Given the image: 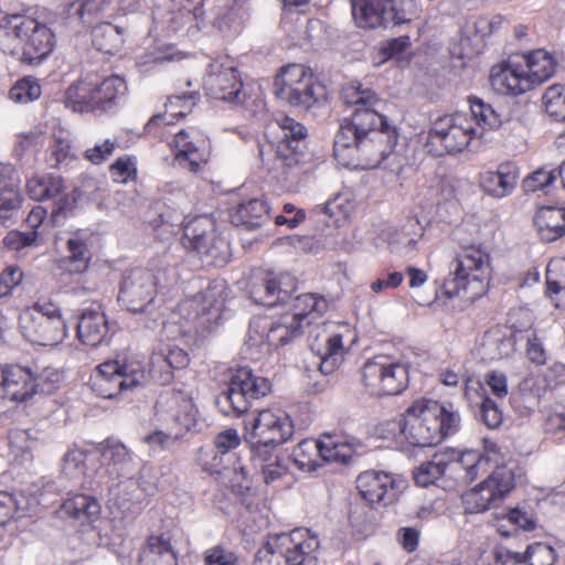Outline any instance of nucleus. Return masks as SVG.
<instances>
[{
	"mask_svg": "<svg viewBox=\"0 0 565 565\" xmlns=\"http://www.w3.org/2000/svg\"><path fill=\"white\" fill-rule=\"evenodd\" d=\"M354 204L348 194L339 193L324 204L316 205L312 213L319 221L332 224L339 228L344 224L352 213Z\"/></svg>",
	"mask_w": 565,
	"mask_h": 565,
	"instance_id": "32",
	"label": "nucleus"
},
{
	"mask_svg": "<svg viewBox=\"0 0 565 565\" xmlns=\"http://www.w3.org/2000/svg\"><path fill=\"white\" fill-rule=\"evenodd\" d=\"M114 0H76L70 4L68 12L76 14L83 22L92 23L93 20L110 15L109 10ZM118 9L122 13L137 9L136 0H116Z\"/></svg>",
	"mask_w": 565,
	"mask_h": 565,
	"instance_id": "27",
	"label": "nucleus"
},
{
	"mask_svg": "<svg viewBox=\"0 0 565 565\" xmlns=\"http://www.w3.org/2000/svg\"><path fill=\"white\" fill-rule=\"evenodd\" d=\"M490 82L492 88L501 95L519 96L532 89L531 82L518 57L494 65L491 68Z\"/></svg>",
	"mask_w": 565,
	"mask_h": 565,
	"instance_id": "23",
	"label": "nucleus"
},
{
	"mask_svg": "<svg viewBox=\"0 0 565 565\" xmlns=\"http://www.w3.org/2000/svg\"><path fill=\"white\" fill-rule=\"evenodd\" d=\"M316 450L323 461L348 465L352 460V450L345 444H338L331 436H324L316 443Z\"/></svg>",
	"mask_w": 565,
	"mask_h": 565,
	"instance_id": "42",
	"label": "nucleus"
},
{
	"mask_svg": "<svg viewBox=\"0 0 565 565\" xmlns=\"http://www.w3.org/2000/svg\"><path fill=\"white\" fill-rule=\"evenodd\" d=\"M362 383L370 395L377 397L397 395L408 385V367L386 356H375L364 363Z\"/></svg>",
	"mask_w": 565,
	"mask_h": 565,
	"instance_id": "12",
	"label": "nucleus"
},
{
	"mask_svg": "<svg viewBox=\"0 0 565 565\" xmlns=\"http://www.w3.org/2000/svg\"><path fill=\"white\" fill-rule=\"evenodd\" d=\"M148 377L151 376L159 384L166 385L173 380L174 369L170 365L161 350L154 351L150 356Z\"/></svg>",
	"mask_w": 565,
	"mask_h": 565,
	"instance_id": "48",
	"label": "nucleus"
},
{
	"mask_svg": "<svg viewBox=\"0 0 565 565\" xmlns=\"http://www.w3.org/2000/svg\"><path fill=\"white\" fill-rule=\"evenodd\" d=\"M514 472L508 466H499L479 486L462 495L466 513H481L497 508L514 488Z\"/></svg>",
	"mask_w": 565,
	"mask_h": 565,
	"instance_id": "13",
	"label": "nucleus"
},
{
	"mask_svg": "<svg viewBox=\"0 0 565 565\" xmlns=\"http://www.w3.org/2000/svg\"><path fill=\"white\" fill-rule=\"evenodd\" d=\"M472 125H477L484 129H493L501 126L499 114L491 107V105L483 103L481 99L475 97L469 98Z\"/></svg>",
	"mask_w": 565,
	"mask_h": 565,
	"instance_id": "43",
	"label": "nucleus"
},
{
	"mask_svg": "<svg viewBox=\"0 0 565 565\" xmlns=\"http://www.w3.org/2000/svg\"><path fill=\"white\" fill-rule=\"evenodd\" d=\"M226 288L225 280L214 279L209 281L206 287H201L195 295L180 302V315L191 324L195 333L203 332L216 317L224 303Z\"/></svg>",
	"mask_w": 565,
	"mask_h": 565,
	"instance_id": "11",
	"label": "nucleus"
},
{
	"mask_svg": "<svg viewBox=\"0 0 565 565\" xmlns=\"http://www.w3.org/2000/svg\"><path fill=\"white\" fill-rule=\"evenodd\" d=\"M281 130L277 145V158L282 166L288 168L300 163L306 146L307 130L300 122L288 116H281L276 120Z\"/></svg>",
	"mask_w": 565,
	"mask_h": 565,
	"instance_id": "22",
	"label": "nucleus"
},
{
	"mask_svg": "<svg viewBox=\"0 0 565 565\" xmlns=\"http://www.w3.org/2000/svg\"><path fill=\"white\" fill-rule=\"evenodd\" d=\"M23 278V273L17 266L7 267L0 275V298L7 297L11 294Z\"/></svg>",
	"mask_w": 565,
	"mask_h": 565,
	"instance_id": "59",
	"label": "nucleus"
},
{
	"mask_svg": "<svg viewBox=\"0 0 565 565\" xmlns=\"http://www.w3.org/2000/svg\"><path fill=\"white\" fill-rule=\"evenodd\" d=\"M205 222L206 220L199 218L189 223L184 227V237L189 239L190 247H201L206 245Z\"/></svg>",
	"mask_w": 565,
	"mask_h": 565,
	"instance_id": "60",
	"label": "nucleus"
},
{
	"mask_svg": "<svg viewBox=\"0 0 565 565\" xmlns=\"http://www.w3.org/2000/svg\"><path fill=\"white\" fill-rule=\"evenodd\" d=\"M63 190V179L51 174L34 177L26 182V192L35 201L55 199Z\"/></svg>",
	"mask_w": 565,
	"mask_h": 565,
	"instance_id": "37",
	"label": "nucleus"
},
{
	"mask_svg": "<svg viewBox=\"0 0 565 565\" xmlns=\"http://www.w3.org/2000/svg\"><path fill=\"white\" fill-rule=\"evenodd\" d=\"M455 190L454 180L441 175H434L428 184L422 188L423 195L426 196L430 203L452 199L455 196Z\"/></svg>",
	"mask_w": 565,
	"mask_h": 565,
	"instance_id": "45",
	"label": "nucleus"
},
{
	"mask_svg": "<svg viewBox=\"0 0 565 565\" xmlns=\"http://www.w3.org/2000/svg\"><path fill=\"white\" fill-rule=\"evenodd\" d=\"M19 328L22 335L31 343L56 345L66 335V324L62 317H44L39 313H21Z\"/></svg>",
	"mask_w": 565,
	"mask_h": 565,
	"instance_id": "18",
	"label": "nucleus"
},
{
	"mask_svg": "<svg viewBox=\"0 0 565 565\" xmlns=\"http://www.w3.org/2000/svg\"><path fill=\"white\" fill-rule=\"evenodd\" d=\"M127 92L124 78L113 75L103 81L97 75H87L65 92V105L73 111H107Z\"/></svg>",
	"mask_w": 565,
	"mask_h": 565,
	"instance_id": "6",
	"label": "nucleus"
},
{
	"mask_svg": "<svg viewBox=\"0 0 565 565\" xmlns=\"http://www.w3.org/2000/svg\"><path fill=\"white\" fill-rule=\"evenodd\" d=\"M447 462L440 455H434L430 461L423 462L414 471V481L419 487H428L438 480L446 471Z\"/></svg>",
	"mask_w": 565,
	"mask_h": 565,
	"instance_id": "44",
	"label": "nucleus"
},
{
	"mask_svg": "<svg viewBox=\"0 0 565 565\" xmlns=\"http://www.w3.org/2000/svg\"><path fill=\"white\" fill-rule=\"evenodd\" d=\"M173 6L167 12L157 8L153 11V22L162 30L175 32L188 23L198 20L202 14L192 13L191 18H185L183 6L185 2H172Z\"/></svg>",
	"mask_w": 565,
	"mask_h": 565,
	"instance_id": "38",
	"label": "nucleus"
},
{
	"mask_svg": "<svg viewBox=\"0 0 565 565\" xmlns=\"http://www.w3.org/2000/svg\"><path fill=\"white\" fill-rule=\"evenodd\" d=\"M449 268V275L441 286L447 298L459 297L463 301L473 302L487 292L491 267L489 255L483 249H463Z\"/></svg>",
	"mask_w": 565,
	"mask_h": 565,
	"instance_id": "4",
	"label": "nucleus"
},
{
	"mask_svg": "<svg viewBox=\"0 0 565 565\" xmlns=\"http://www.w3.org/2000/svg\"><path fill=\"white\" fill-rule=\"evenodd\" d=\"M248 425H250L248 436L280 445L294 435V424L289 415L281 409H263L250 423H246V428Z\"/></svg>",
	"mask_w": 565,
	"mask_h": 565,
	"instance_id": "19",
	"label": "nucleus"
},
{
	"mask_svg": "<svg viewBox=\"0 0 565 565\" xmlns=\"http://www.w3.org/2000/svg\"><path fill=\"white\" fill-rule=\"evenodd\" d=\"M472 125L469 115L457 113L437 118L427 136V147L435 156L461 152L472 138L481 135Z\"/></svg>",
	"mask_w": 565,
	"mask_h": 565,
	"instance_id": "9",
	"label": "nucleus"
},
{
	"mask_svg": "<svg viewBox=\"0 0 565 565\" xmlns=\"http://www.w3.org/2000/svg\"><path fill=\"white\" fill-rule=\"evenodd\" d=\"M160 277L149 269L132 268L125 271L118 301L131 312H141L153 300Z\"/></svg>",
	"mask_w": 565,
	"mask_h": 565,
	"instance_id": "15",
	"label": "nucleus"
},
{
	"mask_svg": "<svg viewBox=\"0 0 565 565\" xmlns=\"http://www.w3.org/2000/svg\"><path fill=\"white\" fill-rule=\"evenodd\" d=\"M480 418L487 427L494 429L501 425L503 416L498 404L490 397H484L480 406Z\"/></svg>",
	"mask_w": 565,
	"mask_h": 565,
	"instance_id": "57",
	"label": "nucleus"
},
{
	"mask_svg": "<svg viewBox=\"0 0 565 565\" xmlns=\"http://www.w3.org/2000/svg\"><path fill=\"white\" fill-rule=\"evenodd\" d=\"M231 249H186L185 260L192 269L222 268L231 260Z\"/></svg>",
	"mask_w": 565,
	"mask_h": 565,
	"instance_id": "36",
	"label": "nucleus"
},
{
	"mask_svg": "<svg viewBox=\"0 0 565 565\" xmlns=\"http://www.w3.org/2000/svg\"><path fill=\"white\" fill-rule=\"evenodd\" d=\"M63 508L67 514L78 520L92 521L100 514L99 502L94 497L83 493L67 499Z\"/></svg>",
	"mask_w": 565,
	"mask_h": 565,
	"instance_id": "40",
	"label": "nucleus"
},
{
	"mask_svg": "<svg viewBox=\"0 0 565 565\" xmlns=\"http://www.w3.org/2000/svg\"><path fill=\"white\" fill-rule=\"evenodd\" d=\"M20 204L21 198L15 189L7 186L0 189V218H9L11 212L18 209Z\"/></svg>",
	"mask_w": 565,
	"mask_h": 565,
	"instance_id": "58",
	"label": "nucleus"
},
{
	"mask_svg": "<svg viewBox=\"0 0 565 565\" xmlns=\"http://www.w3.org/2000/svg\"><path fill=\"white\" fill-rule=\"evenodd\" d=\"M51 23L40 15L3 17L0 20V50L21 63L39 65L52 53L56 43Z\"/></svg>",
	"mask_w": 565,
	"mask_h": 565,
	"instance_id": "2",
	"label": "nucleus"
},
{
	"mask_svg": "<svg viewBox=\"0 0 565 565\" xmlns=\"http://www.w3.org/2000/svg\"><path fill=\"white\" fill-rule=\"evenodd\" d=\"M39 386L43 387V381L34 377L31 367L19 364L0 366V398L25 402L39 393Z\"/></svg>",
	"mask_w": 565,
	"mask_h": 565,
	"instance_id": "17",
	"label": "nucleus"
},
{
	"mask_svg": "<svg viewBox=\"0 0 565 565\" xmlns=\"http://www.w3.org/2000/svg\"><path fill=\"white\" fill-rule=\"evenodd\" d=\"M316 449V443L302 440L300 441L297 447L294 449L291 457L295 462V465L303 471H311L316 470V462L311 460L310 458L306 457V451L308 449Z\"/></svg>",
	"mask_w": 565,
	"mask_h": 565,
	"instance_id": "61",
	"label": "nucleus"
},
{
	"mask_svg": "<svg viewBox=\"0 0 565 565\" xmlns=\"http://www.w3.org/2000/svg\"><path fill=\"white\" fill-rule=\"evenodd\" d=\"M199 94L196 92L183 93L182 95H174L168 98L166 104L167 110L171 117H184L192 107L195 105Z\"/></svg>",
	"mask_w": 565,
	"mask_h": 565,
	"instance_id": "52",
	"label": "nucleus"
},
{
	"mask_svg": "<svg viewBox=\"0 0 565 565\" xmlns=\"http://www.w3.org/2000/svg\"><path fill=\"white\" fill-rule=\"evenodd\" d=\"M296 278L286 273L277 277L266 275L259 281H252L248 294L253 301L265 307L285 303L296 290Z\"/></svg>",
	"mask_w": 565,
	"mask_h": 565,
	"instance_id": "20",
	"label": "nucleus"
},
{
	"mask_svg": "<svg viewBox=\"0 0 565 565\" xmlns=\"http://www.w3.org/2000/svg\"><path fill=\"white\" fill-rule=\"evenodd\" d=\"M405 480L384 471L366 470L356 478V489L361 497L371 504H392L405 488Z\"/></svg>",
	"mask_w": 565,
	"mask_h": 565,
	"instance_id": "16",
	"label": "nucleus"
},
{
	"mask_svg": "<svg viewBox=\"0 0 565 565\" xmlns=\"http://www.w3.org/2000/svg\"><path fill=\"white\" fill-rule=\"evenodd\" d=\"M310 349L320 358L319 370L332 373L343 360L344 348L340 333H330L327 328H318L310 342Z\"/></svg>",
	"mask_w": 565,
	"mask_h": 565,
	"instance_id": "24",
	"label": "nucleus"
},
{
	"mask_svg": "<svg viewBox=\"0 0 565 565\" xmlns=\"http://www.w3.org/2000/svg\"><path fill=\"white\" fill-rule=\"evenodd\" d=\"M271 388L268 379L256 376L248 367L235 370L227 387L215 397V405L226 417H239L247 413L252 399L266 396Z\"/></svg>",
	"mask_w": 565,
	"mask_h": 565,
	"instance_id": "7",
	"label": "nucleus"
},
{
	"mask_svg": "<svg viewBox=\"0 0 565 565\" xmlns=\"http://www.w3.org/2000/svg\"><path fill=\"white\" fill-rule=\"evenodd\" d=\"M386 0H352V15L360 28H386Z\"/></svg>",
	"mask_w": 565,
	"mask_h": 565,
	"instance_id": "31",
	"label": "nucleus"
},
{
	"mask_svg": "<svg viewBox=\"0 0 565 565\" xmlns=\"http://www.w3.org/2000/svg\"><path fill=\"white\" fill-rule=\"evenodd\" d=\"M204 565H239V558L233 551L215 545L204 552Z\"/></svg>",
	"mask_w": 565,
	"mask_h": 565,
	"instance_id": "55",
	"label": "nucleus"
},
{
	"mask_svg": "<svg viewBox=\"0 0 565 565\" xmlns=\"http://www.w3.org/2000/svg\"><path fill=\"white\" fill-rule=\"evenodd\" d=\"M90 249H67L68 255L57 260L58 267L70 274H79L87 269L90 260Z\"/></svg>",
	"mask_w": 565,
	"mask_h": 565,
	"instance_id": "50",
	"label": "nucleus"
},
{
	"mask_svg": "<svg viewBox=\"0 0 565 565\" xmlns=\"http://www.w3.org/2000/svg\"><path fill=\"white\" fill-rule=\"evenodd\" d=\"M141 565H178L170 540L163 535H150L139 555Z\"/></svg>",
	"mask_w": 565,
	"mask_h": 565,
	"instance_id": "34",
	"label": "nucleus"
},
{
	"mask_svg": "<svg viewBox=\"0 0 565 565\" xmlns=\"http://www.w3.org/2000/svg\"><path fill=\"white\" fill-rule=\"evenodd\" d=\"M275 95L296 107L310 108L323 95L324 87L317 83L313 74L301 64H289L281 68L274 82Z\"/></svg>",
	"mask_w": 565,
	"mask_h": 565,
	"instance_id": "10",
	"label": "nucleus"
},
{
	"mask_svg": "<svg viewBox=\"0 0 565 565\" xmlns=\"http://www.w3.org/2000/svg\"><path fill=\"white\" fill-rule=\"evenodd\" d=\"M460 425L461 416L452 403L420 398L405 409L401 433L413 447H434L455 435Z\"/></svg>",
	"mask_w": 565,
	"mask_h": 565,
	"instance_id": "3",
	"label": "nucleus"
},
{
	"mask_svg": "<svg viewBox=\"0 0 565 565\" xmlns=\"http://www.w3.org/2000/svg\"><path fill=\"white\" fill-rule=\"evenodd\" d=\"M247 441L250 445L253 456L265 462L273 459L276 448L280 446V444L260 440V438H253V436H248Z\"/></svg>",
	"mask_w": 565,
	"mask_h": 565,
	"instance_id": "62",
	"label": "nucleus"
},
{
	"mask_svg": "<svg viewBox=\"0 0 565 565\" xmlns=\"http://www.w3.org/2000/svg\"><path fill=\"white\" fill-rule=\"evenodd\" d=\"M558 173L556 170L546 171L537 170L523 181L524 190L527 192H535L539 190L547 189L557 178Z\"/></svg>",
	"mask_w": 565,
	"mask_h": 565,
	"instance_id": "56",
	"label": "nucleus"
},
{
	"mask_svg": "<svg viewBox=\"0 0 565 565\" xmlns=\"http://www.w3.org/2000/svg\"><path fill=\"white\" fill-rule=\"evenodd\" d=\"M518 180V173L511 164H500L495 171H486L480 177V185L486 193L493 198L509 195Z\"/></svg>",
	"mask_w": 565,
	"mask_h": 565,
	"instance_id": "28",
	"label": "nucleus"
},
{
	"mask_svg": "<svg viewBox=\"0 0 565 565\" xmlns=\"http://www.w3.org/2000/svg\"><path fill=\"white\" fill-rule=\"evenodd\" d=\"M318 546L319 541L309 529L269 536L257 551L254 565H316L312 552Z\"/></svg>",
	"mask_w": 565,
	"mask_h": 565,
	"instance_id": "5",
	"label": "nucleus"
},
{
	"mask_svg": "<svg viewBox=\"0 0 565 565\" xmlns=\"http://www.w3.org/2000/svg\"><path fill=\"white\" fill-rule=\"evenodd\" d=\"M110 171L117 182L125 183L135 175L136 168L131 158L121 157L110 166Z\"/></svg>",
	"mask_w": 565,
	"mask_h": 565,
	"instance_id": "63",
	"label": "nucleus"
},
{
	"mask_svg": "<svg viewBox=\"0 0 565 565\" xmlns=\"http://www.w3.org/2000/svg\"><path fill=\"white\" fill-rule=\"evenodd\" d=\"M147 382L142 362L124 356L99 364L93 386L102 397L114 398L121 392L145 386Z\"/></svg>",
	"mask_w": 565,
	"mask_h": 565,
	"instance_id": "8",
	"label": "nucleus"
},
{
	"mask_svg": "<svg viewBox=\"0 0 565 565\" xmlns=\"http://www.w3.org/2000/svg\"><path fill=\"white\" fill-rule=\"evenodd\" d=\"M269 205L266 200L250 199L238 204L230 214L231 223L238 227L244 226L253 230L263 225L267 220Z\"/></svg>",
	"mask_w": 565,
	"mask_h": 565,
	"instance_id": "30",
	"label": "nucleus"
},
{
	"mask_svg": "<svg viewBox=\"0 0 565 565\" xmlns=\"http://www.w3.org/2000/svg\"><path fill=\"white\" fill-rule=\"evenodd\" d=\"M386 26L409 23L417 18L416 0H386Z\"/></svg>",
	"mask_w": 565,
	"mask_h": 565,
	"instance_id": "41",
	"label": "nucleus"
},
{
	"mask_svg": "<svg viewBox=\"0 0 565 565\" xmlns=\"http://www.w3.org/2000/svg\"><path fill=\"white\" fill-rule=\"evenodd\" d=\"M86 452L79 449L68 450L62 459L61 473L68 480H78L86 470Z\"/></svg>",
	"mask_w": 565,
	"mask_h": 565,
	"instance_id": "46",
	"label": "nucleus"
},
{
	"mask_svg": "<svg viewBox=\"0 0 565 565\" xmlns=\"http://www.w3.org/2000/svg\"><path fill=\"white\" fill-rule=\"evenodd\" d=\"M41 96V86L30 77L22 78L9 90V98L17 103H29Z\"/></svg>",
	"mask_w": 565,
	"mask_h": 565,
	"instance_id": "51",
	"label": "nucleus"
},
{
	"mask_svg": "<svg viewBox=\"0 0 565 565\" xmlns=\"http://www.w3.org/2000/svg\"><path fill=\"white\" fill-rule=\"evenodd\" d=\"M99 451L103 460L114 467L130 460L128 449L120 443L107 440L100 445Z\"/></svg>",
	"mask_w": 565,
	"mask_h": 565,
	"instance_id": "54",
	"label": "nucleus"
},
{
	"mask_svg": "<svg viewBox=\"0 0 565 565\" xmlns=\"http://www.w3.org/2000/svg\"><path fill=\"white\" fill-rule=\"evenodd\" d=\"M173 143L177 160L191 172H198L207 161L209 140L201 130L193 127L182 129L175 134Z\"/></svg>",
	"mask_w": 565,
	"mask_h": 565,
	"instance_id": "21",
	"label": "nucleus"
},
{
	"mask_svg": "<svg viewBox=\"0 0 565 565\" xmlns=\"http://www.w3.org/2000/svg\"><path fill=\"white\" fill-rule=\"evenodd\" d=\"M534 224L543 242H554L565 234V211L562 207L542 206L534 216Z\"/></svg>",
	"mask_w": 565,
	"mask_h": 565,
	"instance_id": "29",
	"label": "nucleus"
},
{
	"mask_svg": "<svg viewBox=\"0 0 565 565\" xmlns=\"http://www.w3.org/2000/svg\"><path fill=\"white\" fill-rule=\"evenodd\" d=\"M109 332V323L104 312L98 309H83L77 323V339L86 345L97 347Z\"/></svg>",
	"mask_w": 565,
	"mask_h": 565,
	"instance_id": "26",
	"label": "nucleus"
},
{
	"mask_svg": "<svg viewBox=\"0 0 565 565\" xmlns=\"http://www.w3.org/2000/svg\"><path fill=\"white\" fill-rule=\"evenodd\" d=\"M555 562L554 550L545 543H534L526 547L527 565H553Z\"/></svg>",
	"mask_w": 565,
	"mask_h": 565,
	"instance_id": "53",
	"label": "nucleus"
},
{
	"mask_svg": "<svg viewBox=\"0 0 565 565\" xmlns=\"http://www.w3.org/2000/svg\"><path fill=\"white\" fill-rule=\"evenodd\" d=\"M342 98L353 106L334 136L333 154L344 167L371 169L379 167L393 153L398 136L386 117L379 113L382 100L370 88L352 83L343 88Z\"/></svg>",
	"mask_w": 565,
	"mask_h": 565,
	"instance_id": "1",
	"label": "nucleus"
},
{
	"mask_svg": "<svg viewBox=\"0 0 565 565\" xmlns=\"http://www.w3.org/2000/svg\"><path fill=\"white\" fill-rule=\"evenodd\" d=\"M546 295L554 301L556 308L565 309V259L548 264Z\"/></svg>",
	"mask_w": 565,
	"mask_h": 565,
	"instance_id": "39",
	"label": "nucleus"
},
{
	"mask_svg": "<svg viewBox=\"0 0 565 565\" xmlns=\"http://www.w3.org/2000/svg\"><path fill=\"white\" fill-rule=\"evenodd\" d=\"M543 103L548 116L565 125V89L551 86L543 95Z\"/></svg>",
	"mask_w": 565,
	"mask_h": 565,
	"instance_id": "47",
	"label": "nucleus"
},
{
	"mask_svg": "<svg viewBox=\"0 0 565 565\" xmlns=\"http://www.w3.org/2000/svg\"><path fill=\"white\" fill-rule=\"evenodd\" d=\"M94 47L105 54L114 55L124 44L122 29L111 23H100L92 31Z\"/></svg>",
	"mask_w": 565,
	"mask_h": 565,
	"instance_id": "35",
	"label": "nucleus"
},
{
	"mask_svg": "<svg viewBox=\"0 0 565 565\" xmlns=\"http://www.w3.org/2000/svg\"><path fill=\"white\" fill-rule=\"evenodd\" d=\"M74 158L70 142L55 138L49 147L46 161L51 168H62L68 166Z\"/></svg>",
	"mask_w": 565,
	"mask_h": 565,
	"instance_id": "49",
	"label": "nucleus"
},
{
	"mask_svg": "<svg viewBox=\"0 0 565 565\" xmlns=\"http://www.w3.org/2000/svg\"><path fill=\"white\" fill-rule=\"evenodd\" d=\"M206 94L218 100L241 104L244 102L243 83L237 68L230 61H212L203 82Z\"/></svg>",
	"mask_w": 565,
	"mask_h": 565,
	"instance_id": "14",
	"label": "nucleus"
},
{
	"mask_svg": "<svg viewBox=\"0 0 565 565\" xmlns=\"http://www.w3.org/2000/svg\"><path fill=\"white\" fill-rule=\"evenodd\" d=\"M494 559L499 565H527L526 551L524 553L514 552L505 546H498L494 550Z\"/></svg>",
	"mask_w": 565,
	"mask_h": 565,
	"instance_id": "64",
	"label": "nucleus"
},
{
	"mask_svg": "<svg viewBox=\"0 0 565 565\" xmlns=\"http://www.w3.org/2000/svg\"><path fill=\"white\" fill-rule=\"evenodd\" d=\"M518 60L522 63L532 88L552 78L558 65L555 56L542 49L523 54Z\"/></svg>",
	"mask_w": 565,
	"mask_h": 565,
	"instance_id": "25",
	"label": "nucleus"
},
{
	"mask_svg": "<svg viewBox=\"0 0 565 565\" xmlns=\"http://www.w3.org/2000/svg\"><path fill=\"white\" fill-rule=\"evenodd\" d=\"M303 333V312L296 311L285 315L275 321L267 332V340L271 344L286 345Z\"/></svg>",
	"mask_w": 565,
	"mask_h": 565,
	"instance_id": "33",
	"label": "nucleus"
}]
</instances>
